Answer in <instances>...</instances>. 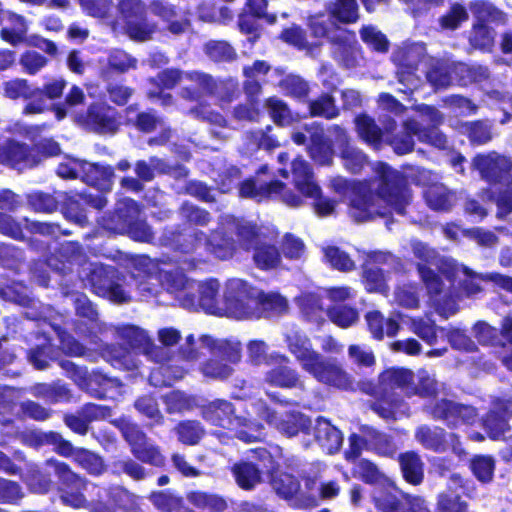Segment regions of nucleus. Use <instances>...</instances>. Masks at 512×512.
Instances as JSON below:
<instances>
[{
    "label": "nucleus",
    "instance_id": "1",
    "mask_svg": "<svg viewBox=\"0 0 512 512\" xmlns=\"http://www.w3.org/2000/svg\"><path fill=\"white\" fill-rule=\"evenodd\" d=\"M113 425L120 431L134 456V459L124 457L114 460L111 464L114 474H124L134 481H142L148 474L141 463L157 468H163L166 465V457L160 446L148 437L140 424L126 417H120L113 421Z\"/></svg>",
    "mask_w": 512,
    "mask_h": 512
},
{
    "label": "nucleus",
    "instance_id": "2",
    "mask_svg": "<svg viewBox=\"0 0 512 512\" xmlns=\"http://www.w3.org/2000/svg\"><path fill=\"white\" fill-rule=\"evenodd\" d=\"M374 172L376 196L398 215H405L413 198L408 177L383 161L377 162Z\"/></svg>",
    "mask_w": 512,
    "mask_h": 512
},
{
    "label": "nucleus",
    "instance_id": "3",
    "mask_svg": "<svg viewBox=\"0 0 512 512\" xmlns=\"http://www.w3.org/2000/svg\"><path fill=\"white\" fill-rule=\"evenodd\" d=\"M82 281L93 294L113 303L124 304L131 299L123 287L125 276L115 266L92 262Z\"/></svg>",
    "mask_w": 512,
    "mask_h": 512
},
{
    "label": "nucleus",
    "instance_id": "4",
    "mask_svg": "<svg viewBox=\"0 0 512 512\" xmlns=\"http://www.w3.org/2000/svg\"><path fill=\"white\" fill-rule=\"evenodd\" d=\"M177 281L179 289L176 298L183 308L192 311L202 309L210 314H217L220 311V283L217 279L196 281L181 276Z\"/></svg>",
    "mask_w": 512,
    "mask_h": 512
},
{
    "label": "nucleus",
    "instance_id": "5",
    "mask_svg": "<svg viewBox=\"0 0 512 512\" xmlns=\"http://www.w3.org/2000/svg\"><path fill=\"white\" fill-rule=\"evenodd\" d=\"M47 463L53 467L57 476V492L61 503L73 509L89 507L90 503L85 495L89 481L74 472L65 462L49 459Z\"/></svg>",
    "mask_w": 512,
    "mask_h": 512
},
{
    "label": "nucleus",
    "instance_id": "6",
    "mask_svg": "<svg viewBox=\"0 0 512 512\" xmlns=\"http://www.w3.org/2000/svg\"><path fill=\"white\" fill-rule=\"evenodd\" d=\"M211 349L212 356L201 364L200 372L207 379L225 381L234 372L232 365L241 360V345L223 340L214 342Z\"/></svg>",
    "mask_w": 512,
    "mask_h": 512
},
{
    "label": "nucleus",
    "instance_id": "7",
    "mask_svg": "<svg viewBox=\"0 0 512 512\" xmlns=\"http://www.w3.org/2000/svg\"><path fill=\"white\" fill-rule=\"evenodd\" d=\"M118 15L131 40L148 41L156 31V24L148 19L147 6L142 0H119Z\"/></svg>",
    "mask_w": 512,
    "mask_h": 512
},
{
    "label": "nucleus",
    "instance_id": "8",
    "mask_svg": "<svg viewBox=\"0 0 512 512\" xmlns=\"http://www.w3.org/2000/svg\"><path fill=\"white\" fill-rule=\"evenodd\" d=\"M205 232L199 229H189L180 224L165 226L158 238V243L174 253L195 256L201 260V243Z\"/></svg>",
    "mask_w": 512,
    "mask_h": 512
},
{
    "label": "nucleus",
    "instance_id": "9",
    "mask_svg": "<svg viewBox=\"0 0 512 512\" xmlns=\"http://www.w3.org/2000/svg\"><path fill=\"white\" fill-rule=\"evenodd\" d=\"M60 211L63 216L75 224L84 227L88 225V210H102L107 205V198L102 194L78 192L74 190L61 191Z\"/></svg>",
    "mask_w": 512,
    "mask_h": 512
},
{
    "label": "nucleus",
    "instance_id": "10",
    "mask_svg": "<svg viewBox=\"0 0 512 512\" xmlns=\"http://www.w3.org/2000/svg\"><path fill=\"white\" fill-rule=\"evenodd\" d=\"M119 112L106 102L94 101L78 114L77 123L86 131L98 135H114L120 129Z\"/></svg>",
    "mask_w": 512,
    "mask_h": 512
},
{
    "label": "nucleus",
    "instance_id": "11",
    "mask_svg": "<svg viewBox=\"0 0 512 512\" xmlns=\"http://www.w3.org/2000/svg\"><path fill=\"white\" fill-rule=\"evenodd\" d=\"M423 411L435 421H442L448 428L472 425L477 418V410L471 405L441 398L423 405Z\"/></svg>",
    "mask_w": 512,
    "mask_h": 512
},
{
    "label": "nucleus",
    "instance_id": "12",
    "mask_svg": "<svg viewBox=\"0 0 512 512\" xmlns=\"http://www.w3.org/2000/svg\"><path fill=\"white\" fill-rule=\"evenodd\" d=\"M140 353L159 364L150 373V381L154 386L170 387L175 381L183 378L184 369L170 363L172 359L171 351L164 346L155 345L151 338L148 339L147 345L143 347Z\"/></svg>",
    "mask_w": 512,
    "mask_h": 512
},
{
    "label": "nucleus",
    "instance_id": "13",
    "mask_svg": "<svg viewBox=\"0 0 512 512\" xmlns=\"http://www.w3.org/2000/svg\"><path fill=\"white\" fill-rule=\"evenodd\" d=\"M259 21L269 25L277 21V15L268 12V0H245L238 14L237 26L242 34L248 36L251 44L261 38L262 27Z\"/></svg>",
    "mask_w": 512,
    "mask_h": 512
},
{
    "label": "nucleus",
    "instance_id": "14",
    "mask_svg": "<svg viewBox=\"0 0 512 512\" xmlns=\"http://www.w3.org/2000/svg\"><path fill=\"white\" fill-rule=\"evenodd\" d=\"M223 302L225 309L238 319H253L255 316V289L244 280L228 281Z\"/></svg>",
    "mask_w": 512,
    "mask_h": 512
},
{
    "label": "nucleus",
    "instance_id": "15",
    "mask_svg": "<svg viewBox=\"0 0 512 512\" xmlns=\"http://www.w3.org/2000/svg\"><path fill=\"white\" fill-rule=\"evenodd\" d=\"M318 382L341 391H353V376L335 358H323L321 355L307 370Z\"/></svg>",
    "mask_w": 512,
    "mask_h": 512
},
{
    "label": "nucleus",
    "instance_id": "16",
    "mask_svg": "<svg viewBox=\"0 0 512 512\" xmlns=\"http://www.w3.org/2000/svg\"><path fill=\"white\" fill-rule=\"evenodd\" d=\"M362 391L373 399L368 402V408L386 421H395L404 405L402 397L390 388L372 381L362 384Z\"/></svg>",
    "mask_w": 512,
    "mask_h": 512
},
{
    "label": "nucleus",
    "instance_id": "17",
    "mask_svg": "<svg viewBox=\"0 0 512 512\" xmlns=\"http://www.w3.org/2000/svg\"><path fill=\"white\" fill-rule=\"evenodd\" d=\"M349 214L355 222H367L383 215L376 207V193L362 181H353L349 195Z\"/></svg>",
    "mask_w": 512,
    "mask_h": 512
},
{
    "label": "nucleus",
    "instance_id": "18",
    "mask_svg": "<svg viewBox=\"0 0 512 512\" xmlns=\"http://www.w3.org/2000/svg\"><path fill=\"white\" fill-rule=\"evenodd\" d=\"M472 164L481 178L491 184L502 183L512 170L511 157L494 150L476 154L472 159Z\"/></svg>",
    "mask_w": 512,
    "mask_h": 512
},
{
    "label": "nucleus",
    "instance_id": "19",
    "mask_svg": "<svg viewBox=\"0 0 512 512\" xmlns=\"http://www.w3.org/2000/svg\"><path fill=\"white\" fill-rule=\"evenodd\" d=\"M512 419V397H497L491 402L488 412L482 417L481 424L491 440L500 439L510 430Z\"/></svg>",
    "mask_w": 512,
    "mask_h": 512
},
{
    "label": "nucleus",
    "instance_id": "20",
    "mask_svg": "<svg viewBox=\"0 0 512 512\" xmlns=\"http://www.w3.org/2000/svg\"><path fill=\"white\" fill-rule=\"evenodd\" d=\"M137 214H139L137 202L131 198H125L118 201L111 211L101 216L98 224L110 234L124 235L132 218Z\"/></svg>",
    "mask_w": 512,
    "mask_h": 512
},
{
    "label": "nucleus",
    "instance_id": "21",
    "mask_svg": "<svg viewBox=\"0 0 512 512\" xmlns=\"http://www.w3.org/2000/svg\"><path fill=\"white\" fill-rule=\"evenodd\" d=\"M331 56L346 69L355 68L358 65V55L361 47L353 30L342 29L331 37Z\"/></svg>",
    "mask_w": 512,
    "mask_h": 512
},
{
    "label": "nucleus",
    "instance_id": "22",
    "mask_svg": "<svg viewBox=\"0 0 512 512\" xmlns=\"http://www.w3.org/2000/svg\"><path fill=\"white\" fill-rule=\"evenodd\" d=\"M385 143L392 147L397 155H405L414 150L413 136H417V123L413 120L404 123V129L397 131V123L394 118L385 119Z\"/></svg>",
    "mask_w": 512,
    "mask_h": 512
},
{
    "label": "nucleus",
    "instance_id": "23",
    "mask_svg": "<svg viewBox=\"0 0 512 512\" xmlns=\"http://www.w3.org/2000/svg\"><path fill=\"white\" fill-rule=\"evenodd\" d=\"M204 241L201 243L207 254L215 259L226 261L234 257L237 251V242L224 228L217 227L205 233Z\"/></svg>",
    "mask_w": 512,
    "mask_h": 512
},
{
    "label": "nucleus",
    "instance_id": "24",
    "mask_svg": "<svg viewBox=\"0 0 512 512\" xmlns=\"http://www.w3.org/2000/svg\"><path fill=\"white\" fill-rule=\"evenodd\" d=\"M201 416L210 425L228 430L232 429L239 419L234 404L225 399H215L203 405Z\"/></svg>",
    "mask_w": 512,
    "mask_h": 512
},
{
    "label": "nucleus",
    "instance_id": "25",
    "mask_svg": "<svg viewBox=\"0 0 512 512\" xmlns=\"http://www.w3.org/2000/svg\"><path fill=\"white\" fill-rule=\"evenodd\" d=\"M0 164L17 170L35 167L30 146L13 140L1 146Z\"/></svg>",
    "mask_w": 512,
    "mask_h": 512
},
{
    "label": "nucleus",
    "instance_id": "26",
    "mask_svg": "<svg viewBox=\"0 0 512 512\" xmlns=\"http://www.w3.org/2000/svg\"><path fill=\"white\" fill-rule=\"evenodd\" d=\"M5 19L10 22L11 27H3L0 30L1 40L12 46L24 43L28 31L25 17L13 11L5 10L0 1V26Z\"/></svg>",
    "mask_w": 512,
    "mask_h": 512
},
{
    "label": "nucleus",
    "instance_id": "27",
    "mask_svg": "<svg viewBox=\"0 0 512 512\" xmlns=\"http://www.w3.org/2000/svg\"><path fill=\"white\" fill-rule=\"evenodd\" d=\"M67 82L63 78L46 82L42 88L35 87L34 101L26 103L23 112L25 114H40L46 109V100H55L62 96Z\"/></svg>",
    "mask_w": 512,
    "mask_h": 512
},
{
    "label": "nucleus",
    "instance_id": "28",
    "mask_svg": "<svg viewBox=\"0 0 512 512\" xmlns=\"http://www.w3.org/2000/svg\"><path fill=\"white\" fill-rule=\"evenodd\" d=\"M426 205L435 212H449L456 205L457 195L442 183L428 184L423 191Z\"/></svg>",
    "mask_w": 512,
    "mask_h": 512
},
{
    "label": "nucleus",
    "instance_id": "29",
    "mask_svg": "<svg viewBox=\"0 0 512 512\" xmlns=\"http://www.w3.org/2000/svg\"><path fill=\"white\" fill-rule=\"evenodd\" d=\"M368 331L371 333L373 339L381 341L385 336L395 337L401 326L399 320L401 315L396 314L395 317L385 318L379 310H372L365 314Z\"/></svg>",
    "mask_w": 512,
    "mask_h": 512
},
{
    "label": "nucleus",
    "instance_id": "30",
    "mask_svg": "<svg viewBox=\"0 0 512 512\" xmlns=\"http://www.w3.org/2000/svg\"><path fill=\"white\" fill-rule=\"evenodd\" d=\"M81 180L89 186L99 190H110L113 184L114 168L108 164L80 163Z\"/></svg>",
    "mask_w": 512,
    "mask_h": 512
},
{
    "label": "nucleus",
    "instance_id": "31",
    "mask_svg": "<svg viewBox=\"0 0 512 512\" xmlns=\"http://www.w3.org/2000/svg\"><path fill=\"white\" fill-rule=\"evenodd\" d=\"M314 436L322 449L330 455L337 453L343 443L342 432L323 416L316 419Z\"/></svg>",
    "mask_w": 512,
    "mask_h": 512
},
{
    "label": "nucleus",
    "instance_id": "32",
    "mask_svg": "<svg viewBox=\"0 0 512 512\" xmlns=\"http://www.w3.org/2000/svg\"><path fill=\"white\" fill-rule=\"evenodd\" d=\"M397 461L404 481L412 486L423 483L425 478V464L417 451L401 452Z\"/></svg>",
    "mask_w": 512,
    "mask_h": 512
},
{
    "label": "nucleus",
    "instance_id": "33",
    "mask_svg": "<svg viewBox=\"0 0 512 512\" xmlns=\"http://www.w3.org/2000/svg\"><path fill=\"white\" fill-rule=\"evenodd\" d=\"M325 12L334 24L352 25L360 19L357 0H330L325 5Z\"/></svg>",
    "mask_w": 512,
    "mask_h": 512
},
{
    "label": "nucleus",
    "instance_id": "34",
    "mask_svg": "<svg viewBox=\"0 0 512 512\" xmlns=\"http://www.w3.org/2000/svg\"><path fill=\"white\" fill-rule=\"evenodd\" d=\"M138 61L124 50H113L107 57L106 65L100 71V77L105 82L113 81L115 75H123L137 68Z\"/></svg>",
    "mask_w": 512,
    "mask_h": 512
},
{
    "label": "nucleus",
    "instance_id": "35",
    "mask_svg": "<svg viewBox=\"0 0 512 512\" xmlns=\"http://www.w3.org/2000/svg\"><path fill=\"white\" fill-rule=\"evenodd\" d=\"M355 126L359 138L374 150H380L385 141V120L383 128L379 127L374 118L366 113H361L355 117Z\"/></svg>",
    "mask_w": 512,
    "mask_h": 512
},
{
    "label": "nucleus",
    "instance_id": "36",
    "mask_svg": "<svg viewBox=\"0 0 512 512\" xmlns=\"http://www.w3.org/2000/svg\"><path fill=\"white\" fill-rule=\"evenodd\" d=\"M288 310V302L279 293H265L260 291L256 294L255 316L253 319L271 318L280 316Z\"/></svg>",
    "mask_w": 512,
    "mask_h": 512
},
{
    "label": "nucleus",
    "instance_id": "37",
    "mask_svg": "<svg viewBox=\"0 0 512 512\" xmlns=\"http://www.w3.org/2000/svg\"><path fill=\"white\" fill-rule=\"evenodd\" d=\"M269 483L279 498L285 501L298 499L304 502L301 495V482L294 474L278 470L269 479Z\"/></svg>",
    "mask_w": 512,
    "mask_h": 512
},
{
    "label": "nucleus",
    "instance_id": "38",
    "mask_svg": "<svg viewBox=\"0 0 512 512\" xmlns=\"http://www.w3.org/2000/svg\"><path fill=\"white\" fill-rule=\"evenodd\" d=\"M307 27L311 37L314 39L313 46H321L326 40L330 44L331 37L339 33L342 28L338 24H334L329 16L324 13L310 15L307 18Z\"/></svg>",
    "mask_w": 512,
    "mask_h": 512
},
{
    "label": "nucleus",
    "instance_id": "39",
    "mask_svg": "<svg viewBox=\"0 0 512 512\" xmlns=\"http://www.w3.org/2000/svg\"><path fill=\"white\" fill-rule=\"evenodd\" d=\"M231 473L238 487L245 491H251L263 482L260 468L250 460H240L234 463Z\"/></svg>",
    "mask_w": 512,
    "mask_h": 512
},
{
    "label": "nucleus",
    "instance_id": "40",
    "mask_svg": "<svg viewBox=\"0 0 512 512\" xmlns=\"http://www.w3.org/2000/svg\"><path fill=\"white\" fill-rule=\"evenodd\" d=\"M293 183L302 195H314L318 184L314 181V173L310 164L302 157H296L291 163Z\"/></svg>",
    "mask_w": 512,
    "mask_h": 512
},
{
    "label": "nucleus",
    "instance_id": "41",
    "mask_svg": "<svg viewBox=\"0 0 512 512\" xmlns=\"http://www.w3.org/2000/svg\"><path fill=\"white\" fill-rule=\"evenodd\" d=\"M288 350L301 363L302 368L307 371L310 365L314 363L320 354L312 349V344L308 337L297 332L286 337Z\"/></svg>",
    "mask_w": 512,
    "mask_h": 512
},
{
    "label": "nucleus",
    "instance_id": "42",
    "mask_svg": "<svg viewBox=\"0 0 512 512\" xmlns=\"http://www.w3.org/2000/svg\"><path fill=\"white\" fill-rule=\"evenodd\" d=\"M311 426V419L298 411L287 412L276 423L277 430L289 438L297 436L300 433L309 435Z\"/></svg>",
    "mask_w": 512,
    "mask_h": 512
},
{
    "label": "nucleus",
    "instance_id": "43",
    "mask_svg": "<svg viewBox=\"0 0 512 512\" xmlns=\"http://www.w3.org/2000/svg\"><path fill=\"white\" fill-rule=\"evenodd\" d=\"M495 33L488 25L487 19L476 17L469 32L468 41L472 48L482 52H491L494 46Z\"/></svg>",
    "mask_w": 512,
    "mask_h": 512
},
{
    "label": "nucleus",
    "instance_id": "44",
    "mask_svg": "<svg viewBox=\"0 0 512 512\" xmlns=\"http://www.w3.org/2000/svg\"><path fill=\"white\" fill-rule=\"evenodd\" d=\"M310 158L320 166L331 165L333 161V145L331 140L325 136L323 131H315L310 135L308 145Z\"/></svg>",
    "mask_w": 512,
    "mask_h": 512
},
{
    "label": "nucleus",
    "instance_id": "45",
    "mask_svg": "<svg viewBox=\"0 0 512 512\" xmlns=\"http://www.w3.org/2000/svg\"><path fill=\"white\" fill-rule=\"evenodd\" d=\"M415 439L423 448L442 453L447 448L446 432L439 426L420 425L415 430Z\"/></svg>",
    "mask_w": 512,
    "mask_h": 512
},
{
    "label": "nucleus",
    "instance_id": "46",
    "mask_svg": "<svg viewBox=\"0 0 512 512\" xmlns=\"http://www.w3.org/2000/svg\"><path fill=\"white\" fill-rule=\"evenodd\" d=\"M428 110L434 124L427 127H422L417 124V137L422 143L432 145L438 149H446L448 146V139L437 127V124L442 122L443 117L434 107H428Z\"/></svg>",
    "mask_w": 512,
    "mask_h": 512
},
{
    "label": "nucleus",
    "instance_id": "47",
    "mask_svg": "<svg viewBox=\"0 0 512 512\" xmlns=\"http://www.w3.org/2000/svg\"><path fill=\"white\" fill-rule=\"evenodd\" d=\"M102 356L116 369L123 371L138 370L139 365L134 354L121 345H105L102 348Z\"/></svg>",
    "mask_w": 512,
    "mask_h": 512
},
{
    "label": "nucleus",
    "instance_id": "48",
    "mask_svg": "<svg viewBox=\"0 0 512 512\" xmlns=\"http://www.w3.org/2000/svg\"><path fill=\"white\" fill-rule=\"evenodd\" d=\"M452 73L455 82L462 87L479 84L489 79V72L486 67L469 65L463 62L453 63Z\"/></svg>",
    "mask_w": 512,
    "mask_h": 512
},
{
    "label": "nucleus",
    "instance_id": "49",
    "mask_svg": "<svg viewBox=\"0 0 512 512\" xmlns=\"http://www.w3.org/2000/svg\"><path fill=\"white\" fill-rule=\"evenodd\" d=\"M60 190H54L52 193L36 190L26 194V203L28 208L36 213L51 214L59 208Z\"/></svg>",
    "mask_w": 512,
    "mask_h": 512
},
{
    "label": "nucleus",
    "instance_id": "50",
    "mask_svg": "<svg viewBox=\"0 0 512 512\" xmlns=\"http://www.w3.org/2000/svg\"><path fill=\"white\" fill-rule=\"evenodd\" d=\"M133 406L140 415L149 420L146 425L149 430L165 424V417L159 409L156 398L152 394H144L137 397Z\"/></svg>",
    "mask_w": 512,
    "mask_h": 512
},
{
    "label": "nucleus",
    "instance_id": "51",
    "mask_svg": "<svg viewBox=\"0 0 512 512\" xmlns=\"http://www.w3.org/2000/svg\"><path fill=\"white\" fill-rule=\"evenodd\" d=\"M253 251L254 264L260 270H273L281 264V251L274 244L261 242L254 247Z\"/></svg>",
    "mask_w": 512,
    "mask_h": 512
},
{
    "label": "nucleus",
    "instance_id": "52",
    "mask_svg": "<svg viewBox=\"0 0 512 512\" xmlns=\"http://www.w3.org/2000/svg\"><path fill=\"white\" fill-rule=\"evenodd\" d=\"M187 500L195 508L207 512H224L228 508L224 497L203 491H191Z\"/></svg>",
    "mask_w": 512,
    "mask_h": 512
},
{
    "label": "nucleus",
    "instance_id": "53",
    "mask_svg": "<svg viewBox=\"0 0 512 512\" xmlns=\"http://www.w3.org/2000/svg\"><path fill=\"white\" fill-rule=\"evenodd\" d=\"M468 467L478 482L488 484L494 478L496 461L492 455L476 454L469 459Z\"/></svg>",
    "mask_w": 512,
    "mask_h": 512
},
{
    "label": "nucleus",
    "instance_id": "54",
    "mask_svg": "<svg viewBox=\"0 0 512 512\" xmlns=\"http://www.w3.org/2000/svg\"><path fill=\"white\" fill-rule=\"evenodd\" d=\"M174 431L177 440L186 446L198 445L206 434L204 426L198 420L179 421Z\"/></svg>",
    "mask_w": 512,
    "mask_h": 512
},
{
    "label": "nucleus",
    "instance_id": "55",
    "mask_svg": "<svg viewBox=\"0 0 512 512\" xmlns=\"http://www.w3.org/2000/svg\"><path fill=\"white\" fill-rule=\"evenodd\" d=\"M265 382L274 387L290 389L299 384L300 378L295 369L287 365H277L266 372Z\"/></svg>",
    "mask_w": 512,
    "mask_h": 512
},
{
    "label": "nucleus",
    "instance_id": "56",
    "mask_svg": "<svg viewBox=\"0 0 512 512\" xmlns=\"http://www.w3.org/2000/svg\"><path fill=\"white\" fill-rule=\"evenodd\" d=\"M414 374L407 368H392L379 375L378 383L395 391L397 388L409 390Z\"/></svg>",
    "mask_w": 512,
    "mask_h": 512
},
{
    "label": "nucleus",
    "instance_id": "57",
    "mask_svg": "<svg viewBox=\"0 0 512 512\" xmlns=\"http://www.w3.org/2000/svg\"><path fill=\"white\" fill-rule=\"evenodd\" d=\"M117 334L122 342L136 353L142 351L150 338L144 329L133 324L119 326L117 328Z\"/></svg>",
    "mask_w": 512,
    "mask_h": 512
},
{
    "label": "nucleus",
    "instance_id": "58",
    "mask_svg": "<svg viewBox=\"0 0 512 512\" xmlns=\"http://www.w3.org/2000/svg\"><path fill=\"white\" fill-rule=\"evenodd\" d=\"M362 283L368 293L386 294L389 289L383 270L368 263L362 265Z\"/></svg>",
    "mask_w": 512,
    "mask_h": 512
},
{
    "label": "nucleus",
    "instance_id": "59",
    "mask_svg": "<svg viewBox=\"0 0 512 512\" xmlns=\"http://www.w3.org/2000/svg\"><path fill=\"white\" fill-rule=\"evenodd\" d=\"M35 87L24 78H13L3 82V95L11 100L24 99L27 103L34 101Z\"/></svg>",
    "mask_w": 512,
    "mask_h": 512
},
{
    "label": "nucleus",
    "instance_id": "60",
    "mask_svg": "<svg viewBox=\"0 0 512 512\" xmlns=\"http://www.w3.org/2000/svg\"><path fill=\"white\" fill-rule=\"evenodd\" d=\"M426 79L435 90L448 88L454 80L452 65L441 61L431 64L426 72Z\"/></svg>",
    "mask_w": 512,
    "mask_h": 512
},
{
    "label": "nucleus",
    "instance_id": "61",
    "mask_svg": "<svg viewBox=\"0 0 512 512\" xmlns=\"http://www.w3.org/2000/svg\"><path fill=\"white\" fill-rule=\"evenodd\" d=\"M492 124L488 120H474L465 123L466 136L471 145L481 146L493 139Z\"/></svg>",
    "mask_w": 512,
    "mask_h": 512
},
{
    "label": "nucleus",
    "instance_id": "62",
    "mask_svg": "<svg viewBox=\"0 0 512 512\" xmlns=\"http://www.w3.org/2000/svg\"><path fill=\"white\" fill-rule=\"evenodd\" d=\"M73 461L92 476H100L105 470L102 458L86 448H77Z\"/></svg>",
    "mask_w": 512,
    "mask_h": 512
},
{
    "label": "nucleus",
    "instance_id": "63",
    "mask_svg": "<svg viewBox=\"0 0 512 512\" xmlns=\"http://www.w3.org/2000/svg\"><path fill=\"white\" fill-rule=\"evenodd\" d=\"M340 158L347 171L352 174L360 173L367 164V155L360 149L346 143L340 151Z\"/></svg>",
    "mask_w": 512,
    "mask_h": 512
},
{
    "label": "nucleus",
    "instance_id": "64",
    "mask_svg": "<svg viewBox=\"0 0 512 512\" xmlns=\"http://www.w3.org/2000/svg\"><path fill=\"white\" fill-rule=\"evenodd\" d=\"M251 460L260 468L261 475L265 473L270 479L280 469V463L265 447H257L249 450Z\"/></svg>",
    "mask_w": 512,
    "mask_h": 512
}]
</instances>
